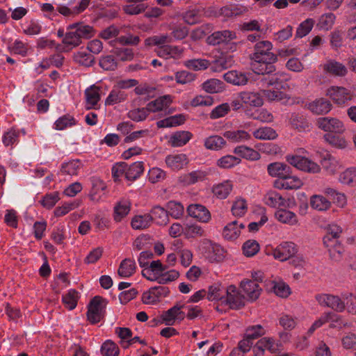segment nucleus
<instances>
[{"label":"nucleus","instance_id":"11","mask_svg":"<svg viewBox=\"0 0 356 356\" xmlns=\"http://www.w3.org/2000/svg\"><path fill=\"white\" fill-rule=\"evenodd\" d=\"M297 252L296 245L292 242H284L273 250V257L280 261H286Z\"/></svg>","mask_w":356,"mask_h":356},{"label":"nucleus","instance_id":"39","mask_svg":"<svg viewBox=\"0 0 356 356\" xmlns=\"http://www.w3.org/2000/svg\"><path fill=\"white\" fill-rule=\"evenodd\" d=\"M222 235L228 241L236 239L240 235L238 221L234 220L228 223L223 229Z\"/></svg>","mask_w":356,"mask_h":356},{"label":"nucleus","instance_id":"63","mask_svg":"<svg viewBox=\"0 0 356 356\" xmlns=\"http://www.w3.org/2000/svg\"><path fill=\"white\" fill-rule=\"evenodd\" d=\"M127 163L125 162H120L115 163L112 168V177L115 182L120 181V177L125 176Z\"/></svg>","mask_w":356,"mask_h":356},{"label":"nucleus","instance_id":"27","mask_svg":"<svg viewBox=\"0 0 356 356\" xmlns=\"http://www.w3.org/2000/svg\"><path fill=\"white\" fill-rule=\"evenodd\" d=\"M290 123L292 127L299 131H309L311 128V123L303 115L293 113L290 118Z\"/></svg>","mask_w":356,"mask_h":356},{"label":"nucleus","instance_id":"16","mask_svg":"<svg viewBox=\"0 0 356 356\" xmlns=\"http://www.w3.org/2000/svg\"><path fill=\"white\" fill-rule=\"evenodd\" d=\"M240 286L250 300H255L260 296L261 288L257 280L242 281Z\"/></svg>","mask_w":356,"mask_h":356},{"label":"nucleus","instance_id":"29","mask_svg":"<svg viewBox=\"0 0 356 356\" xmlns=\"http://www.w3.org/2000/svg\"><path fill=\"white\" fill-rule=\"evenodd\" d=\"M144 172L143 162L138 161L127 165L125 178L130 181L136 180Z\"/></svg>","mask_w":356,"mask_h":356},{"label":"nucleus","instance_id":"22","mask_svg":"<svg viewBox=\"0 0 356 356\" xmlns=\"http://www.w3.org/2000/svg\"><path fill=\"white\" fill-rule=\"evenodd\" d=\"M240 97L244 104L253 107H260L264 104L262 96L256 92L243 91L240 92Z\"/></svg>","mask_w":356,"mask_h":356},{"label":"nucleus","instance_id":"57","mask_svg":"<svg viewBox=\"0 0 356 356\" xmlns=\"http://www.w3.org/2000/svg\"><path fill=\"white\" fill-rule=\"evenodd\" d=\"M240 162L241 159L238 157L232 155H226L218 160L217 165L221 168H230L238 164Z\"/></svg>","mask_w":356,"mask_h":356},{"label":"nucleus","instance_id":"41","mask_svg":"<svg viewBox=\"0 0 356 356\" xmlns=\"http://www.w3.org/2000/svg\"><path fill=\"white\" fill-rule=\"evenodd\" d=\"M233 186L229 181H224L213 187V194L219 199H225L232 191Z\"/></svg>","mask_w":356,"mask_h":356},{"label":"nucleus","instance_id":"53","mask_svg":"<svg viewBox=\"0 0 356 356\" xmlns=\"http://www.w3.org/2000/svg\"><path fill=\"white\" fill-rule=\"evenodd\" d=\"M259 244L255 240H248L243 245V252L248 257L254 256L259 251Z\"/></svg>","mask_w":356,"mask_h":356},{"label":"nucleus","instance_id":"55","mask_svg":"<svg viewBox=\"0 0 356 356\" xmlns=\"http://www.w3.org/2000/svg\"><path fill=\"white\" fill-rule=\"evenodd\" d=\"M325 140L333 147L343 149L347 146V142L344 138L332 134H326L324 135Z\"/></svg>","mask_w":356,"mask_h":356},{"label":"nucleus","instance_id":"52","mask_svg":"<svg viewBox=\"0 0 356 356\" xmlns=\"http://www.w3.org/2000/svg\"><path fill=\"white\" fill-rule=\"evenodd\" d=\"M78 299V291L71 289L67 294L63 296V302L69 309H73L76 307Z\"/></svg>","mask_w":356,"mask_h":356},{"label":"nucleus","instance_id":"61","mask_svg":"<svg viewBox=\"0 0 356 356\" xmlns=\"http://www.w3.org/2000/svg\"><path fill=\"white\" fill-rule=\"evenodd\" d=\"M74 124V118L69 114L59 118L54 123L55 129L57 130H63L64 129Z\"/></svg>","mask_w":356,"mask_h":356},{"label":"nucleus","instance_id":"64","mask_svg":"<svg viewBox=\"0 0 356 356\" xmlns=\"http://www.w3.org/2000/svg\"><path fill=\"white\" fill-rule=\"evenodd\" d=\"M184 234L187 238H195L204 236V231L198 225H188L184 229Z\"/></svg>","mask_w":356,"mask_h":356},{"label":"nucleus","instance_id":"2","mask_svg":"<svg viewBox=\"0 0 356 356\" xmlns=\"http://www.w3.org/2000/svg\"><path fill=\"white\" fill-rule=\"evenodd\" d=\"M106 305V300L101 296H96L91 299L88 305V320L92 324L99 323L104 316Z\"/></svg>","mask_w":356,"mask_h":356},{"label":"nucleus","instance_id":"17","mask_svg":"<svg viewBox=\"0 0 356 356\" xmlns=\"http://www.w3.org/2000/svg\"><path fill=\"white\" fill-rule=\"evenodd\" d=\"M323 244L328 248L330 256L332 259L338 260L343 251L339 241L337 238L325 235L323 237Z\"/></svg>","mask_w":356,"mask_h":356},{"label":"nucleus","instance_id":"45","mask_svg":"<svg viewBox=\"0 0 356 356\" xmlns=\"http://www.w3.org/2000/svg\"><path fill=\"white\" fill-rule=\"evenodd\" d=\"M171 42V37H170L168 34H164L160 35H154L146 38L145 40V45L146 47L157 46L159 47L164 44L170 43Z\"/></svg>","mask_w":356,"mask_h":356},{"label":"nucleus","instance_id":"50","mask_svg":"<svg viewBox=\"0 0 356 356\" xmlns=\"http://www.w3.org/2000/svg\"><path fill=\"white\" fill-rule=\"evenodd\" d=\"M81 162L79 160H72L67 163L62 164L61 172L69 175H76L79 170L81 168Z\"/></svg>","mask_w":356,"mask_h":356},{"label":"nucleus","instance_id":"38","mask_svg":"<svg viewBox=\"0 0 356 356\" xmlns=\"http://www.w3.org/2000/svg\"><path fill=\"white\" fill-rule=\"evenodd\" d=\"M227 294V288L215 284L209 288L207 298L211 300H221Z\"/></svg>","mask_w":356,"mask_h":356},{"label":"nucleus","instance_id":"31","mask_svg":"<svg viewBox=\"0 0 356 356\" xmlns=\"http://www.w3.org/2000/svg\"><path fill=\"white\" fill-rule=\"evenodd\" d=\"M323 193L327 196L330 197L333 202L339 207L343 208L347 204V198L344 193H340L332 188H325Z\"/></svg>","mask_w":356,"mask_h":356},{"label":"nucleus","instance_id":"33","mask_svg":"<svg viewBox=\"0 0 356 356\" xmlns=\"http://www.w3.org/2000/svg\"><path fill=\"white\" fill-rule=\"evenodd\" d=\"M131 203L126 200L118 202L114 207L113 219L120 222L130 211Z\"/></svg>","mask_w":356,"mask_h":356},{"label":"nucleus","instance_id":"1","mask_svg":"<svg viewBox=\"0 0 356 356\" xmlns=\"http://www.w3.org/2000/svg\"><path fill=\"white\" fill-rule=\"evenodd\" d=\"M95 35L92 26L83 23H74L67 27V32L63 39V43L67 46L77 47L82 39H89Z\"/></svg>","mask_w":356,"mask_h":356},{"label":"nucleus","instance_id":"21","mask_svg":"<svg viewBox=\"0 0 356 356\" xmlns=\"http://www.w3.org/2000/svg\"><path fill=\"white\" fill-rule=\"evenodd\" d=\"M234 62L232 56L222 54L210 63V66L213 72H221L231 67Z\"/></svg>","mask_w":356,"mask_h":356},{"label":"nucleus","instance_id":"62","mask_svg":"<svg viewBox=\"0 0 356 356\" xmlns=\"http://www.w3.org/2000/svg\"><path fill=\"white\" fill-rule=\"evenodd\" d=\"M186 66L193 70H202L210 66V62L206 59H192L186 62Z\"/></svg>","mask_w":356,"mask_h":356},{"label":"nucleus","instance_id":"8","mask_svg":"<svg viewBox=\"0 0 356 356\" xmlns=\"http://www.w3.org/2000/svg\"><path fill=\"white\" fill-rule=\"evenodd\" d=\"M327 95L339 106L347 104L353 99V94L346 88L332 86L327 90Z\"/></svg>","mask_w":356,"mask_h":356},{"label":"nucleus","instance_id":"43","mask_svg":"<svg viewBox=\"0 0 356 356\" xmlns=\"http://www.w3.org/2000/svg\"><path fill=\"white\" fill-rule=\"evenodd\" d=\"M339 181L341 184L350 186H356V168H347L339 175Z\"/></svg>","mask_w":356,"mask_h":356},{"label":"nucleus","instance_id":"13","mask_svg":"<svg viewBox=\"0 0 356 356\" xmlns=\"http://www.w3.org/2000/svg\"><path fill=\"white\" fill-rule=\"evenodd\" d=\"M86 108L90 109H97L98 102L101 99V88L96 85H92L86 89Z\"/></svg>","mask_w":356,"mask_h":356},{"label":"nucleus","instance_id":"19","mask_svg":"<svg viewBox=\"0 0 356 356\" xmlns=\"http://www.w3.org/2000/svg\"><path fill=\"white\" fill-rule=\"evenodd\" d=\"M267 170L270 176L277 177L282 179L287 177L289 173H292V169L289 165L280 162L270 163Z\"/></svg>","mask_w":356,"mask_h":356},{"label":"nucleus","instance_id":"35","mask_svg":"<svg viewBox=\"0 0 356 356\" xmlns=\"http://www.w3.org/2000/svg\"><path fill=\"white\" fill-rule=\"evenodd\" d=\"M275 215L277 220L282 223L293 225L298 222L296 215L289 210L280 209L275 212Z\"/></svg>","mask_w":356,"mask_h":356},{"label":"nucleus","instance_id":"6","mask_svg":"<svg viewBox=\"0 0 356 356\" xmlns=\"http://www.w3.org/2000/svg\"><path fill=\"white\" fill-rule=\"evenodd\" d=\"M316 124L318 129L326 132L342 134L346 131L343 123L335 118H319Z\"/></svg>","mask_w":356,"mask_h":356},{"label":"nucleus","instance_id":"10","mask_svg":"<svg viewBox=\"0 0 356 356\" xmlns=\"http://www.w3.org/2000/svg\"><path fill=\"white\" fill-rule=\"evenodd\" d=\"M248 12L245 6L241 4L229 3L222 6L218 10V16L222 17L225 20L241 16Z\"/></svg>","mask_w":356,"mask_h":356},{"label":"nucleus","instance_id":"51","mask_svg":"<svg viewBox=\"0 0 356 356\" xmlns=\"http://www.w3.org/2000/svg\"><path fill=\"white\" fill-rule=\"evenodd\" d=\"M119 353L118 345L111 340L105 341L101 347L102 356H118Z\"/></svg>","mask_w":356,"mask_h":356},{"label":"nucleus","instance_id":"40","mask_svg":"<svg viewBox=\"0 0 356 356\" xmlns=\"http://www.w3.org/2000/svg\"><path fill=\"white\" fill-rule=\"evenodd\" d=\"M234 153L244 159L253 161L258 160L260 158V154L257 151L246 146L236 147L234 150Z\"/></svg>","mask_w":356,"mask_h":356},{"label":"nucleus","instance_id":"37","mask_svg":"<svg viewBox=\"0 0 356 356\" xmlns=\"http://www.w3.org/2000/svg\"><path fill=\"white\" fill-rule=\"evenodd\" d=\"M186 121L183 114L175 115L157 122L159 127H170L182 124Z\"/></svg>","mask_w":356,"mask_h":356},{"label":"nucleus","instance_id":"26","mask_svg":"<svg viewBox=\"0 0 356 356\" xmlns=\"http://www.w3.org/2000/svg\"><path fill=\"white\" fill-rule=\"evenodd\" d=\"M149 214L152 217V222L154 221L159 225H165L168 222V213L167 210L160 206L154 207Z\"/></svg>","mask_w":356,"mask_h":356},{"label":"nucleus","instance_id":"48","mask_svg":"<svg viewBox=\"0 0 356 356\" xmlns=\"http://www.w3.org/2000/svg\"><path fill=\"white\" fill-rule=\"evenodd\" d=\"M167 211L174 218H181L184 213V206L179 202L170 201L167 204Z\"/></svg>","mask_w":356,"mask_h":356},{"label":"nucleus","instance_id":"56","mask_svg":"<svg viewBox=\"0 0 356 356\" xmlns=\"http://www.w3.org/2000/svg\"><path fill=\"white\" fill-rule=\"evenodd\" d=\"M99 66L106 71H113L117 69L118 63L112 55L102 56L99 60Z\"/></svg>","mask_w":356,"mask_h":356},{"label":"nucleus","instance_id":"30","mask_svg":"<svg viewBox=\"0 0 356 356\" xmlns=\"http://www.w3.org/2000/svg\"><path fill=\"white\" fill-rule=\"evenodd\" d=\"M192 136L193 134L189 131H177L171 136L169 143L172 147H181L186 145Z\"/></svg>","mask_w":356,"mask_h":356},{"label":"nucleus","instance_id":"54","mask_svg":"<svg viewBox=\"0 0 356 356\" xmlns=\"http://www.w3.org/2000/svg\"><path fill=\"white\" fill-rule=\"evenodd\" d=\"M223 83L216 79H211L202 84V88L209 93H218L222 90Z\"/></svg>","mask_w":356,"mask_h":356},{"label":"nucleus","instance_id":"47","mask_svg":"<svg viewBox=\"0 0 356 356\" xmlns=\"http://www.w3.org/2000/svg\"><path fill=\"white\" fill-rule=\"evenodd\" d=\"M254 138L260 140H273L277 138L276 131L271 127H262L253 132Z\"/></svg>","mask_w":356,"mask_h":356},{"label":"nucleus","instance_id":"42","mask_svg":"<svg viewBox=\"0 0 356 356\" xmlns=\"http://www.w3.org/2000/svg\"><path fill=\"white\" fill-rule=\"evenodd\" d=\"M311 207L318 211H326L331 207L330 201L327 200L324 196L314 195L310 200Z\"/></svg>","mask_w":356,"mask_h":356},{"label":"nucleus","instance_id":"44","mask_svg":"<svg viewBox=\"0 0 356 356\" xmlns=\"http://www.w3.org/2000/svg\"><path fill=\"white\" fill-rule=\"evenodd\" d=\"M283 181L280 184V186L278 188L285 189H296L302 186V181L296 176H293L292 173H289L287 177H284Z\"/></svg>","mask_w":356,"mask_h":356},{"label":"nucleus","instance_id":"24","mask_svg":"<svg viewBox=\"0 0 356 356\" xmlns=\"http://www.w3.org/2000/svg\"><path fill=\"white\" fill-rule=\"evenodd\" d=\"M136 269V264L135 261L129 258H126L120 262L118 274L122 277H129L135 273Z\"/></svg>","mask_w":356,"mask_h":356},{"label":"nucleus","instance_id":"18","mask_svg":"<svg viewBox=\"0 0 356 356\" xmlns=\"http://www.w3.org/2000/svg\"><path fill=\"white\" fill-rule=\"evenodd\" d=\"M188 214L202 222H208L211 218L209 210L201 204H191L187 207Z\"/></svg>","mask_w":356,"mask_h":356},{"label":"nucleus","instance_id":"36","mask_svg":"<svg viewBox=\"0 0 356 356\" xmlns=\"http://www.w3.org/2000/svg\"><path fill=\"white\" fill-rule=\"evenodd\" d=\"M226 145L225 139L217 135L211 136L204 140V147L211 150L218 151L223 148Z\"/></svg>","mask_w":356,"mask_h":356},{"label":"nucleus","instance_id":"60","mask_svg":"<svg viewBox=\"0 0 356 356\" xmlns=\"http://www.w3.org/2000/svg\"><path fill=\"white\" fill-rule=\"evenodd\" d=\"M254 349H257L261 352H264L265 350H268L271 353L275 351L276 348L274 346V341L273 339L264 337L259 340L254 348Z\"/></svg>","mask_w":356,"mask_h":356},{"label":"nucleus","instance_id":"32","mask_svg":"<svg viewBox=\"0 0 356 356\" xmlns=\"http://www.w3.org/2000/svg\"><path fill=\"white\" fill-rule=\"evenodd\" d=\"M165 163L173 170H179L187 163L185 154L169 155L165 159Z\"/></svg>","mask_w":356,"mask_h":356},{"label":"nucleus","instance_id":"12","mask_svg":"<svg viewBox=\"0 0 356 356\" xmlns=\"http://www.w3.org/2000/svg\"><path fill=\"white\" fill-rule=\"evenodd\" d=\"M307 108L314 115H325L332 110V104L328 99L321 97L309 102Z\"/></svg>","mask_w":356,"mask_h":356},{"label":"nucleus","instance_id":"3","mask_svg":"<svg viewBox=\"0 0 356 356\" xmlns=\"http://www.w3.org/2000/svg\"><path fill=\"white\" fill-rule=\"evenodd\" d=\"M272 43L268 40L257 42L254 47V53L250 55L252 61H277V55L271 51Z\"/></svg>","mask_w":356,"mask_h":356},{"label":"nucleus","instance_id":"59","mask_svg":"<svg viewBox=\"0 0 356 356\" xmlns=\"http://www.w3.org/2000/svg\"><path fill=\"white\" fill-rule=\"evenodd\" d=\"M314 24V19L310 18L307 19L298 26L296 30V36L301 38L307 35L312 29Z\"/></svg>","mask_w":356,"mask_h":356},{"label":"nucleus","instance_id":"34","mask_svg":"<svg viewBox=\"0 0 356 356\" xmlns=\"http://www.w3.org/2000/svg\"><path fill=\"white\" fill-rule=\"evenodd\" d=\"M152 217L149 213L135 216L131 222V225L134 229H145L152 225Z\"/></svg>","mask_w":356,"mask_h":356},{"label":"nucleus","instance_id":"15","mask_svg":"<svg viewBox=\"0 0 356 356\" xmlns=\"http://www.w3.org/2000/svg\"><path fill=\"white\" fill-rule=\"evenodd\" d=\"M236 38V36L234 32L229 30H223L213 33L207 38V42L209 44L214 46L220 44V43L227 42Z\"/></svg>","mask_w":356,"mask_h":356},{"label":"nucleus","instance_id":"46","mask_svg":"<svg viewBox=\"0 0 356 356\" xmlns=\"http://www.w3.org/2000/svg\"><path fill=\"white\" fill-rule=\"evenodd\" d=\"M127 98V95L118 89L112 90L105 101V105H113L120 103Z\"/></svg>","mask_w":356,"mask_h":356},{"label":"nucleus","instance_id":"9","mask_svg":"<svg viewBox=\"0 0 356 356\" xmlns=\"http://www.w3.org/2000/svg\"><path fill=\"white\" fill-rule=\"evenodd\" d=\"M225 301L232 309H239L245 306V298L234 285L227 287Z\"/></svg>","mask_w":356,"mask_h":356},{"label":"nucleus","instance_id":"5","mask_svg":"<svg viewBox=\"0 0 356 356\" xmlns=\"http://www.w3.org/2000/svg\"><path fill=\"white\" fill-rule=\"evenodd\" d=\"M202 253L210 262H219L225 257V250L219 245L204 241L201 247Z\"/></svg>","mask_w":356,"mask_h":356},{"label":"nucleus","instance_id":"28","mask_svg":"<svg viewBox=\"0 0 356 356\" xmlns=\"http://www.w3.org/2000/svg\"><path fill=\"white\" fill-rule=\"evenodd\" d=\"M171 102L172 98L170 95H163L148 103L146 107L149 113H155L168 107Z\"/></svg>","mask_w":356,"mask_h":356},{"label":"nucleus","instance_id":"20","mask_svg":"<svg viewBox=\"0 0 356 356\" xmlns=\"http://www.w3.org/2000/svg\"><path fill=\"white\" fill-rule=\"evenodd\" d=\"M277 61H253L251 63V68L252 71L257 74L269 75L272 74L276 71V67L274 65Z\"/></svg>","mask_w":356,"mask_h":356},{"label":"nucleus","instance_id":"14","mask_svg":"<svg viewBox=\"0 0 356 356\" xmlns=\"http://www.w3.org/2000/svg\"><path fill=\"white\" fill-rule=\"evenodd\" d=\"M323 71L334 76H345L348 74L347 67L341 63L335 60H328L323 65Z\"/></svg>","mask_w":356,"mask_h":356},{"label":"nucleus","instance_id":"4","mask_svg":"<svg viewBox=\"0 0 356 356\" xmlns=\"http://www.w3.org/2000/svg\"><path fill=\"white\" fill-rule=\"evenodd\" d=\"M286 161L289 164L302 171L314 174L318 173L321 171V167L319 165L304 156L289 155L286 156Z\"/></svg>","mask_w":356,"mask_h":356},{"label":"nucleus","instance_id":"7","mask_svg":"<svg viewBox=\"0 0 356 356\" xmlns=\"http://www.w3.org/2000/svg\"><path fill=\"white\" fill-rule=\"evenodd\" d=\"M315 299L321 306L330 307L337 312H342L346 309L345 303L337 296L318 294L315 296Z\"/></svg>","mask_w":356,"mask_h":356},{"label":"nucleus","instance_id":"23","mask_svg":"<svg viewBox=\"0 0 356 356\" xmlns=\"http://www.w3.org/2000/svg\"><path fill=\"white\" fill-rule=\"evenodd\" d=\"M264 202L268 207L280 208L285 207V200L275 191H268L264 197Z\"/></svg>","mask_w":356,"mask_h":356},{"label":"nucleus","instance_id":"49","mask_svg":"<svg viewBox=\"0 0 356 356\" xmlns=\"http://www.w3.org/2000/svg\"><path fill=\"white\" fill-rule=\"evenodd\" d=\"M223 136L233 142L247 140L251 138L250 135L244 130L227 131L224 133Z\"/></svg>","mask_w":356,"mask_h":356},{"label":"nucleus","instance_id":"25","mask_svg":"<svg viewBox=\"0 0 356 356\" xmlns=\"http://www.w3.org/2000/svg\"><path fill=\"white\" fill-rule=\"evenodd\" d=\"M223 77L227 82L236 86H244L248 81V78L245 74L236 70L227 72Z\"/></svg>","mask_w":356,"mask_h":356},{"label":"nucleus","instance_id":"58","mask_svg":"<svg viewBox=\"0 0 356 356\" xmlns=\"http://www.w3.org/2000/svg\"><path fill=\"white\" fill-rule=\"evenodd\" d=\"M284 72H276L273 74L271 76L267 78H264L261 79V81H264L267 86H275L277 89L284 88L282 85V78L284 77Z\"/></svg>","mask_w":356,"mask_h":356}]
</instances>
